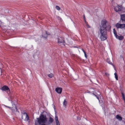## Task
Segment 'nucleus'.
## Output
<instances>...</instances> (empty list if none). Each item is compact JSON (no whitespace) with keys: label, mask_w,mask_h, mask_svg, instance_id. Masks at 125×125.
I'll list each match as a JSON object with an SVG mask.
<instances>
[{"label":"nucleus","mask_w":125,"mask_h":125,"mask_svg":"<svg viewBox=\"0 0 125 125\" xmlns=\"http://www.w3.org/2000/svg\"><path fill=\"white\" fill-rule=\"evenodd\" d=\"M96 94L97 96H98L100 95V93H99V92H98V93H96Z\"/></svg>","instance_id":"obj_23"},{"label":"nucleus","mask_w":125,"mask_h":125,"mask_svg":"<svg viewBox=\"0 0 125 125\" xmlns=\"http://www.w3.org/2000/svg\"><path fill=\"white\" fill-rule=\"evenodd\" d=\"M67 104V102L66 100L65 99L64 100V101L63 103V106H65V107L66 105Z\"/></svg>","instance_id":"obj_15"},{"label":"nucleus","mask_w":125,"mask_h":125,"mask_svg":"<svg viewBox=\"0 0 125 125\" xmlns=\"http://www.w3.org/2000/svg\"><path fill=\"white\" fill-rule=\"evenodd\" d=\"M86 24V26L88 28H90V27L89 25L88 24V23H87Z\"/></svg>","instance_id":"obj_22"},{"label":"nucleus","mask_w":125,"mask_h":125,"mask_svg":"<svg viewBox=\"0 0 125 125\" xmlns=\"http://www.w3.org/2000/svg\"><path fill=\"white\" fill-rule=\"evenodd\" d=\"M115 37L117 39L120 40H122L124 38L123 36L122 35L118 36L117 35V36Z\"/></svg>","instance_id":"obj_13"},{"label":"nucleus","mask_w":125,"mask_h":125,"mask_svg":"<svg viewBox=\"0 0 125 125\" xmlns=\"http://www.w3.org/2000/svg\"><path fill=\"white\" fill-rule=\"evenodd\" d=\"M37 119V120H35V125H40L42 123L46 124L47 122V120L45 115L41 114L39 117Z\"/></svg>","instance_id":"obj_2"},{"label":"nucleus","mask_w":125,"mask_h":125,"mask_svg":"<svg viewBox=\"0 0 125 125\" xmlns=\"http://www.w3.org/2000/svg\"><path fill=\"white\" fill-rule=\"evenodd\" d=\"M55 91L58 93L60 94L62 91V88H57L55 89Z\"/></svg>","instance_id":"obj_10"},{"label":"nucleus","mask_w":125,"mask_h":125,"mask_svg":"<svg viewBox=\"0 0 125 125\" xmlns=\"http://www.w3.org/2000/svg\"><path fill=\"white\" fill-rule=\"evenodd\" d=\"M58 42L59 43V44H61V43L62 44H63L64 46L65 45L64 44V41L62 37H59L58 38Z\"/></svg>","instance_id":"obj_5"},{"label":"nucleus","mask_w":125,"mask_h":125,"mask_svg":"<svg viewBox=\"0 0 125 125\" xmlns=\"http://www.w3.org/2000/svg\"><path fill=\"white\" fill-rule=\"evenodd\" d=\"M56 8L57 10H60V7L58 6H56Z\"/></svg>","instance_id":"obj_19"},{"label":"nucleus","mask_w":125,"mask_h":125,"mask_svg":"<svg viewBox=\"0 0 125 125\" xmlns=\"http://www.w3.org/2000/svg\"><path fill=\"white\" fill-rule=\"evenodd\" d=\"M41 125H46L45 124H41Z\"/></svg>","instance_id":"obj_32"},{"label":"nucleus","mask_w":125,"mask_h":125,"mask_svg":"<svg viewBox=\"0 0 125 125\" xmlns=\"http://www.w3.org/2000/svg\"><path fill=\"white\" fill-rule=\"evenodd\" d=\"M82 50L83 51V52L84 54L86 53L85 52L83 49H82Z\"/></svg>","instance_id":"obj_25"},{"label":"nucleus","mask_w":125,"mask_h":125,"mask_svg":"<svg viewBox=\"0 0 125 125\" xmlns=\"http://www.w3.org/2000/svg\"><path fill=\"white\" fill-rule=\"evenodd\" d=\"M116 118L119 121H121L122 119V117L118 115H116Z\"/></svg>","instance_id":"obj_14"},{"label":"nucleus","mask_w":125,"mask_h":125,"mask_svg":"<svg viewBox=\"0 0 125 125\" xmlns=\"http://www.w3.org/2000/svg\"><path fill=\"white\" fill-rule=\"evenodd\" d=\"M84 55H85V57L86 58H87V55H86V53H84Z\"/></svg>","instance_id":"obj_24"},{"label":"nucleus","mask_w":125,"mask_h":125,"mask_svg":"<svg viewBox=\"0 0 125 125\" xmlns=\"http://www.w3.org/2000/svg\"><path fill=\"white\" fill-rule=\"evenodd\" d=\"M84 20V21H85V23L86 24V23H88L86 21V20H85V19Z\"/></svg>","instance_id":"obj_27"},{"label":"nucleus","mask_w":125,"mask_h":125,"mask_svg":"<svg viewBox=\"0 0 125 125\" xmlns=\"http://www.w3.org/2000/svg\"><path fill=\"white\" fill-rule=\"evenodd\" d=\"M82 50L83 51V52L84 54L86 53L85 52L83 49H82Z\"/></svg>","instance_id":"obj_26"},{"label":"nucleus","mask_w":125,"mask_h":125,"mask_svg":"<svg viewBox=\"0 0 125 125\" xmlns=\"http://www.w3.org/2000/svg\"><path fill=\"white\" fill-rule=\"evenodd\" d=\"M106 20L102 21L99 29L100 38L102 41H104L106 39L107 37V31L110 30L111 28L110 25H106Z\"/></svg>","instance_id":"obj_1"},{"label":"nucleus","mask_w":125,"mask_h":125,"mask_svg":"<svg viewBox=\"0 0 125 125\" xmlns=\"http://www.w3.org/2000/svg\"><path fill=\"white\" fill-rule=\"evenodd\" d=\"M12 105L13 106V107H10L7 106H6L8 108L12 110V113L15 114H16V112L17 111V108L15 104H12Z\"/></svg>","instance_id":"obj_4"},{"label":"nucleus","mask_w":125,"mask_h":125,"mask_svg":"<svg viewBox=\"0 0 125 125\" xmlns=\"http://www.w3.org/2000/svg\"><path fill=\"white\" fill-rule=\"evenodd\" d=\"M83 18L84 20L85 19V17L84 15H83Z\"/></svg>","instance_id":"obj_29"},{"label":"nucleus","mask_w":125,"mask_h":125,"mask_svg":"<svg viewBox=\"0 0 125 125\" xmlns=\"http://www.w3.org/2000/svg\"><path fill=\"white\" fill-rule=\"evenodd\" d=\"M93 94L96 97L97 96V94Z\"/></svg>","instance_id":"obj_28"},{"label":"nucleus","mask_w":125,"mask_h":125,"mask_svg":"<svg viewBox=\"0 0 125 125\" xmlns=\"http://www.w3.org/2000/svg\"><path fill=\"white\" fill-rule=\"evenodd\" d=\"M122 7L121 6H118L115 8V11L117 12L119 11H120L121 10Z\"/></svg>","instance_id":"obj_9"},{"label":"nucleus","mask_w":125,"mask_h":125,"mask_svg":"<svg viewBox=\"0 0 125 125\" xmlns=\"http://www.w3.org/2000/svg\"><path fill=\"white\" fill-rule=\"evenodd\" d=\"M48 76L50 78H52L54 76V75L52 73H50L48 74Z\"/></svg>","instance_id":"obj_18"},{"label":"nucleus","mask_w":125,"mask_h":125,"mask_svg":"<svg viewBox=\"0 0 125 125\" xmlns=\"http://www.w3.org/2000/svg\"><path fill=\"white\" fill-rule=\"evenodd\" d=\"M121 18L122 21H125V14L121 15Z\"/></svg>","instance_id":"obj_12"},{"label":"nucleus","mask_w":125,"mask_h":125,"mask_svg":"<svg viewBox=\"0 0 125 125\" xmlns=\"http://www.w3.org/2000/svg\"><path fill=\"white\" fill-rule=\"evenodd\" d=\"M116 26L117 29L124 28L125 27V24H120V23H117L116 24Z\"/></svg>","instance_id":"obj_6"},{"label":"nucleus","mask_w":125,"mask_h":125,"mask_svg":"<svg viewBox=\"0 0 125 125\" xmlns=\"http://www.w3.org/2000/svg\"><path fill=\"white\" fill-rule=\"evenodd\" d=\"M54 120L53 118L51 116H50L48 121L46 123L47 125H49L52 124Z\"/></svg>","instance_id":"obj_7"},{"label":"nucleus","mask_w":125,"mask_h":125,"mask_svg":"<svg viewBox=\"0 0 125 125\" xmlns=\"http://www.w3.org/2000/svg\"><path fill=\"white\" fill-rule=\"evenodd\" d=\"M107 61L108 63L110 64H112V63L109 61V59H107Z\"/></svg>","instance_id":"obj_20"},{"label":"nucleus","mask_w":125,"mask_h":125,"mask_svg":"<svg viewBox=\"0 0 125 125\" xmlns=\"http://www.w3.org/2000/svg\"><path fill=\"white\" fill-rule=\"evenodd\" d=\"M113 31H114V35H115V37H117V32H116V31H115V29H114Z\"/></svg>","instance_id":"obj_16"},{"label":"nucleus","mask_w":125,"mask_h":125,"mask_svg":"<svg viewBox=\"0 0 125 125\" xmlns=\"http://www.w3.org/2000/svg\"><path fill=\"white\" fill-rule=\"evenodd\" d=\"M0 89L3 91H6L7 90H9V91H10L9 87L6 85L4 86Z\"/></svg>","instance_id":"obj_8"},{"label":"nucleus","mask_w":125,"mask_h":125,"mask_svg":"<svg viewBox=\"0 0 125 125\" xmlns=\"http://www.w3.org/2000/svg\"><path fill=\"white\" fill-rule=\"evenodd\" d=\"M55 120L56 124V125H60V123L58 120V116L56 115L55 116Z\"/></svg>","instance_id":"obj_11"},{"label":"nucleus","mask_w":125,"mask_h":125,"mask_svg":"<svg viewBox=\"0 0 125 125\" xmlns=\"http://www.w3.org/2000/svg\"><path fill=\"white\" fill-rule=\"evenodd\" d=\"M114 75H115V77L116 79L117 80H118V77L117 73H114Z\"/></svg>","instance_id":"obj_17"},{"label":"nucleus","mask_w":125,"mask_h":125,"mask_svg":"<svg viewBox=\"0 0 125 125\" xmlns=\"http://www.w3.org/2000/svg\"><path fill=\"white\" fill-rule=\"evenodd\" d=\"M99 100V98L98 97V96H97L96 97Z\"/></svg>","instance_id":"obj_30"},{"label":"nucleus","mask_w":125,"mask_h":125,"mask_svg":"<svg viewBox=\"0 0 125 125\" xmlns=\"http://www.w3.org/2000/svg\"><path fill=\"white\" fill-rule=\"evenodd\" d=\"M48 35V34H47V32H46V34H45V35H43V36L44 37H46L47 36V35Z\"/></svg>","instance_id":"obj_21"},{"label":"nucleus","mask_w":125,"mask_h":125,"mask_svg":"<svg viewBox=\"0 0 125 125\" xmlns=\"http://www.w3.org/2000/svg\"><path fill=\"white\" fill-rule=\"evenodd\" d=\"M57 18H60L59 17V16H57Z\"/></svg>","instance_id":"obj_31"},{"label":"nucleus","mask_w":125,"mask_h":125,"mask_svg":"<svg viewBox=\"0 0 125 125\" xmlns=\"http://www.w3.org/2000/svg\"><path fill=\"white\" fill-rule=\"evenodd\" d=\"M22 119H23L25 118L24 121H27L29 120V117L28 116L27 113L25 112H21Z\"/></svg>","instance_id":"obj_3"}]
</instances>
